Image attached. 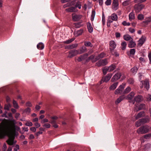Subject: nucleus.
<instances>
[{
	"label": "nucleus",
	"mask_w": 151,
	"mask_h": 151,
	"mask_svg": "<svg viewBox=\"0 0 151 151\" xmlns=\"http://www.w3.org/2000/svg\"><path fill=\"white\" fill-rule=\"evenodd\" d=\"M128 82L130 84H132L134 82V80L132 78H129L128 81Z\"/></svg>",
	"instance_id": "864d4df0"
},
{
	"label": "nucleus",
	"mask_w": 151,
	"mask_h": 151,
	"mask_svg": "<svg viewBox=\"0 0 151 151\" xmlns=\"http://www.w3.org/2000/svg\"><path fill=\"white\" fill-rule=\"evenodd\" d=\"M106 55V54L103 52L101 53L99 55L97 56L95 58V60H92V62H96V61L99 59L100 58H103Z\"/></svg>",
	"instance_id": "f8f14e48"
},
{
	"label": "nucleus",
	"mask_w": 151,
	"mask_h": 151,
	"mask_svg": "<svg viewBox=\"0 0 151 151\" xmlns=\"http://www.w3.org/2000/svg\"><path fill=\"white\" fill-rule=\"evenodd\" d=\"M127 45V43L125 41H123L121 43V45L122 47H126Z\"/></svg>",
	"instance_id": "052dcab7"
},
{
	"label": "nucleus",
	"mask_w": 151,
	"mask_h": 151,
	"mask_svg": "<svg viewBox=\"0 0 151 151\" xmlns=\"http://www.w3.org/2000/svg\"><path fill=\"white\" fill-rule=\"evenodd\" d=\"M130 3V1L129 0L124 1L122 3V5L124 6H127Z\"/></svg>",
	"instance_id": "37998d69"
},
{
	"label": "nucleus",
	"mask_w": 151,
	"mask_h": 151,
	"mask_svg": "<svg viewBox=\"0 0 151 151\" xmlns=\"http://www.w3.org/2000/svg\"><path fill=\"white\" fill-rule=\"evenodd\" d=\"M34 124L36 128H38L41 126L40 124L37 122L35 123Z\"/></svg>",
	"instance_id": "e2e57ef3"
},
{
	"label": "nucleus",
	"mask_w": 151,
	"mask_h": 151,
	"mask_svg": "<svg viewBox=\"0 0 151 151\" xmlns=\"http://www.w3.org/2000/svg\"><path fill=\"white\" fill-rule=\"evenodd\" d=\"M88 56V53H85L83 55H81L78 57L77 60L78 61L80 62L83 60H86Z\"/></svg>",
	"instance_id": "9b49d317"
},
{
	"label": "nucleus",
	"mask_w": 151,
	"mask_h": 151,
	"mask_svg": "<svg viewBox=\"0 0 151 151\" xmlns=\"http://www.w3.org/2000/svg\"><path fill=\"white\" fill-rule=\"evenodd\" d=\"M131 90V88L129 87H128L126 88L124 91L123 92V93L124 94H126L129 93Z\"/></svg>",
	"instance_id": "e433bc0d"
},
{
	"label": "nucleus",
	"mask_w": 151,
	"mask_h": 151,
	"mask_svg": "<svg viewBox=\"0 0 151 151\" xmlns=\"http://www.w3.org/2000/svg\"><path fill=\"white\" fill-rule=\"evenodd\" d=\"M140 120L142 124L149 122L150 120V118L149 117L142 118L140 119Z\"/></svg>",
	"instance_id": "4be33fe9"
},
{
	"label": "nucleus",
	"mask_w": 151,
	"mask_h": 151,
	"mask_svg": "<svg viewBox=\"0 0 151 151\" xmlns=\"http://www.w3.org/2000/svg\"><path fill=\"white\" fill-rule=\"evenodd\" d=\"M128 30L129 31L132 33L134 32L135 31L134 29L131 27L129 28Z\"/></svg>",
	"instance_id": "4d7b16f0"
},
{
	"label": "nucleus",
	"mask_w": 151,
	"mask_h": 151,
	"mask_svg": "<svg viewBox=\"0 0 151 151\" xmlns=\"http://www.w3.org/2000/svg\"><path fill=\"white\" fill-rule=\"evenodd\" d=\"M15 121L14 119L2 121L0 124V138H4L7 136L9 139L6 141L8 145H12L16 142L14 141L15 137Z\"/></svg>",
	"instance_id": "f257e3e1"
},
{
	"label": "nucleus",
	"mask_w": 151,
	"mask_h": 151,
	"mask_svg": "<svg viewBox=\"0 0 151 151\" xmlns=\"http://www.w3.org/2000/svg\"><path fill=\"white\" fill-rule=\"evenodd\" d=\"M115 35L116 38H119L121 36L120 33L118 32H116L115 34Z\"/></svg>",
	"instance_id": "0e129e2a"
},
{
	"label": "nucleus",
	"mask_w": 151,
	"mask_h": 151,
	"mask_svg": "<svg viewBox=\"0 0 151 151\" xmlns=\"http://www.w3.org/2000/svg\"><path fill=\"white\" fill-rule=\"evenodd\" d=\"M69 52V54L68 57L70 58H72L79 54L78 50L74 49L70 50Z\"/></svg>",
	"instance_id": "0eeeda50"
},
{
	"label": "nucleus",
	"mask_w": 151,
	"mask_h": 151,
	"mask_svg": "<svg viewBox=\"0 0 151 151\" xmlns=\"http://www.w3.org/2000/svg\"><path fill=\"white\" fill-rule=\"evenodd\" d=\"M145 115V112L144 111H141L139 112L138 114L135 116V119H137L139 118L142 117L144 116Z\"/></svg>",
	"instance_id": "412c9836"
},
{
	"label": "nucleus",
	"mask_w": 151,
	"mask_h": 151,
	"mask_svg": "<svg viewBox=\"0 0 151 151\" xmlns=\"http://www.w3.org/2000/svg\"><path fill=\"white\" fill-rule=\"evenodd\" d=\"M32 123L29 122H28L25 124V125L28 126H32Z\"/></svg>",
	"instance_id": "6e6d98bb"
},
{
	"label": "nucleus",
	"mask_w": 151,
	"mask_h": 151,
	"mask_svg": "<svg viewBox=\"0 0 151 151\" xmlns=\"http://www.w3.org/2000/svg\"><path fill=\"white\" fill-rule=\"evenodd\" d=\"M86 48H81L80 50L78 51L79 52V54H81L85 52L86 50Z\"/></svg>",
	"instance_id": "79ce46f5"
},
{
	"label": "nucleus",
	"mask_w": 151,
	"mask_h": 151,
	"mask_svg": "<svg viewBox=\"0 0 151 151\" xmlns=\"http://www.w3.org/2000/svg\"><path fill=\"white\" fill-rule=\"evenodd\" d=\"M108 63L107 59L106 58L101 60L96 63V65L98 66L101 65H105Z\"/></svg>",
	"instance_id": "423d86ee"
},
{
	"label": "nucleus",
	"mask_w": 151,
	"mask_h": 151,
	"mask_svg": "<svg viewBox=\"0 0 151 151\" xmlns=\"http://www.w3.org/2000/svg\"><path fill=\"white\" fill-rule=\"evenodd\" d=\"M142 84H143L145 88H146L147 90L149 88V83L148 81H141Z\"/></svg>",
	"instance_id": "4468645a"
},
{
	"label": "nucleus",
	"mask_w": 151,
	"mask_h": 151,
	"mask_svg": "<svg viewBox=\"0 0 151 151\" xmlns=\"http://www.w3.org/2000/svg\"><path fill=\"white\" fill-rule=\"evenodd\" d=\"M111 0H107L105 2V4L106 5L109 6L111 4Z\"/></svg>",
	"instance_id": "603ef678"
},
{
	"label": "nucleus",
	"mask_w": 151,
	"mask_h": 151,
	"mask_svg": "<svg viewBox=\"0 0 151 151\" xmlns=\"http://www.w3.org/2000/svg\"><path fill=\"white\" fill-rule=\"evenodd\" d=\"M112 73H109L107 74V75L105 76L104 78H103L102 80L105 82H107L111 78V77L112 76Z\"/></svg>",
	"instance_id": "f3484780"
},
{
	"label": "nucleus",
	"mask_w": 151,
	"mask_h": 151,
	"mask_svg": "<svg viewBox=\"0 0 151 151\" xmlns=\"http://www.w3.org/2000/svg\"><path fill=\"white\" fill-rule=\"evenodd\" d=\"M94 55H91L88 58H87L86 60V62H88L90 60H91L92 62V60H95Z\"/></svg>",
	"instance_id": "72a5a7b5"
},
{
	"label": "nucleus",
	"mask_w": 151,
	"mask_h": 151,
	"mask_svg": "<svg viewBox=\"0 0 151 151\" xmlns=\"http://www.w3.org/2000/svg\"><path fill=\"white\" fill-rule=\"evenodd\" d=\"M125 98V96L124 95H122L118 98L116 101H115V103L117 104L119 103L122 101Z\"/></svg>",
	"instance_id": "b1692460"
},
{
	"label": "nucleus",
	"mask_w": 151,
	"mask_h": 151,
	"mask_svg": "<svg viewBox=\"0 0 151 151\" xmlns=\"http://www.w3.org/2000/svg\"><path fill=\"white\" fill-rule=\"evenodd\" d=\"M75 39V38H73L71 39L64 41V43L65 44H68L71 43Z\"/></svg>",
	"instance_id": "473e14b6"
},
{
	"label": "nucleus",
	"mask_w": 151,
	"mask_h": 151,
	"mask_svg": "<svg viewBox=\"0 0 151 151\" xmlns=\"http://www.w3.org/2000/svg\"><path fill=\"white\" fill-rule=\"evenodd\" d=\"M13 104L14 107L16 109H18L19 106L17 102L16 101L13 99Z\"/></svg>",
	"instance_id": "f704fd0d"
},
{
	"label": "nucleus",
	"mask_w": 151,
	"mask_h": 151,
	"mask_svg": "<svg viewBox=\"0 0 151 151\" xmlns=\"http://www.w3.org/2000/svg\"><path fill=\"white\" fill-rule=\"evenodd\" d=\"M129 19L130 21H132V20L134 19L135 17L134 12L133 11L130 12L129 14Z\"/></svg>",
	"instance_id": "5701e85b"
},
{
	"label": "nucleus",
	"mask_w": 151,
	"mask_h": 151,
	"mask_svg": "<svg viewBox=\"0 0 151 151\" xmlns=\"http://www.w3.org/2000/svg\"><path fill=\"white\" fill-rule=\"evenodd\" d=\"M82 16L80 14L77 15L73 14L72 15V17L73 20L74 21L79 20L82 17Z\"/></svg>",
	"instance_id": "9d476101"
},
{
	"label": "nucleus",
	"mask_w": 151,
	"mask_h": 151,
	"mask_svg": "<svg viewBox=\"0 0 151 151\" xmlns=\"http://www.w3.org/2000/svg\"><path fill=\"white\" fill-rule=\"evenodd\" d=\"M134 95V92H131L127 96L128 99L129 100L132 99Z\"/></svg>",
	"instance_id": "7c9ffc66"
},
{
	"label": "nucleus",
	"mask_w": 151,
	"mask_h": 151,
	"mask_svg": "<svg viewBox=\"0 0 151 151\" xmlns=\"http://www.w3.org/2000/svg\"><path fill=\"white\" fill-rule=\"evenodd\" d=\"M144 138L146 139H150L151 138V133L145 134L144 135Z\"/></svg>",
	"instance_id": "a18cd8bd"
},
{
	"label": "nucleus",
	"mask_w": 151,
	"mask_h": 151,
	"mask_svg": "<svg viewBox=\"0 0 151 151\" xmlns=\"http://www.w3.org/2000/svg\"><path fill=\"white\" fill-rule=\"evenodd\" d=\"M145 41V37H142L138 40V42L137 44L139 46H141L143 44Z\"/></svg>",
	"instance_id": "a211bd4d"
},
{
	"label": "nucleus",
	"mask_w": 151,
	"mask_h": 151,
	"mask_svg": "<svg viewBox=\"0 0 151 151\" xmlns=\"http://www.w3.org/2000/svg\"><path fill=\"white\" fill-rule=\"evenodd\" d=\"M145 7V5L142 4H136L134 6V10L136 13H138Z\"/></svg>",
	"instance_id": "20e7f679"
},
{
	"label": "nucleus",
	"mask_w": 151,
	"mask_h": 151,
	"mask_svg": "<svg viewBox=\"0 0 151 151\" xmlns=\"http://www.w3.org/2000/svg\"><path fill=\"white\" fill-rule=\"evenodd\" d=\"M95 15V12L94 10H92L91 12V20L93 21V19Z\"/></svg>",
	"instance_id": "58836bf2"
},
{
	"label": "nucleus",
	"mask_w": 151,
	"mask_h": 151,
	"mask_svg": "<svg viewBox=\"0 0 151 151\" xmlns=\"http://www.w3.org/2000/svg\"><path fill=\"white\" fill-rule=\"evenodd\" d=\"M42 126L43 127H45L46 128H48L50 127L51 125L49 123H45Z\"/></svg>",
	"instance_id": "3c124183"
},
{
	"label": "nucleus",
	"mask_w": 151,
	"mask_h": 151,
	"mask_svg": "<svg viewBox=\"0 0 151 151\" xmlns=\"http://www.w3.org/2000/svg\"><path fill=\"white\" fill-rule=\"evenodd\" d=\"M149 131V127L147 125H145L139 128L137 131L138 134H144Z\"/></svg>",
	"instance_id": "f03ea898"
},
{
	"label": "nucleus",
	"mask_w": 151,
	"mask_h": 151,
	"mask_svg": "<svg viewBox=\"0 0 151 151\" xmlns=\"http://www.w3.org/2000/svg\"><path fill=\"white\" fill-rule=\"evenodd\" d=\"M75 3L73 4L75 6L76 8H78L80 9L81 8V2L79 0H75Z\"/></svg>",
	"instance_id": "ddd939ff"
},
{
	"label": "nucleus",
	"mask_w": 151,
	"mask_h": 151,
	"mask_svg": "<svg viewBox=\"0 0 151 151\" xmlns=\"http://www.w3.org/2000/svg\"><path fill=\"white\" fill-rule=\"evenodd\" d=\"M74 26L76 28H78L81 27L82 25L81 23H76L74 24Z\"/></svg>",
	"instance_id": "ea45409f"
},
{
	"label": "nucleus",
	"mask_w": 151,
	"mask_h": 151,
	"mask_svg": "<svg viewBox=\"0 0 151 151\" xmlns=\"http://www.w3.org/2000/svg\"><path fill=\"white\" fill-rule=\"evenodd\" d=\"M138 70V68L137 67H134L131 69V72L135 74Z\"/></svg>",
	"instance_id": "4c0bfd02"
},
{
	"label": "nucleus",
	"mask_w": 151,
	"mask_h": 151,
	"mask_svg": "<svg viewBox=\"0 0 151 151\" xmlns=\"http://www.w3.org/2000/svg\"><path fill=\"white\" fill-rule=\"evenodd\" d=\"M124 39L126 41H129L133 40V38L131 36L128 35H124L123 36Z\"/></svg>",
	"instance_id": "393cba45"
},
{
	"label": "nucleus",
	"mask_w": 151,
	"mask_h": 151,
	"mask_svg": "<svg viewBox=\"0 0 151 151\" xmlns=\"http://www.w3.org/2000/svg\"><path fill=\"white\" fill-rule=\"evenodd\" d=\"M112 9L114 10H117L119 8L118 0H113L112 2Z\"/></svg>",
	"instance_id": "6e6552de"
},
{
	"label": "nucleus",
	"mask_w": 151,
	"mask_h": 151,
	"mask_svg": "<svg viewBox=\"0 0 151 151\" xmlns=\"http://www.w3.org/2000/svg\"><path fill=\"white\" fill-rule=\"evenodd\" d=\"M35 137L33 134H30L28 138L29 139H34Z\"/></svg>",
	"instance_id": "774afa93"
},
{
	"label": "nucleus",
	"mask_w": 151,
	"mask_h": 151,
	"mask_svg": "<svg viewBox=\"0 0 151 151\" xmlns=\"http://www.w3.org/2000/svg\"><path fill=\"white\" fill-rule=\"evenodd\" d=\"M134 100L136 102H139L143 101V96L140 95H138L135 97Z\"/></svg>",
	"instance_id": "dca6fc26"
},
{
	"label": "nucleus",
	"mask_w": 151,
	"mask_h": 151,
	"mask_svg": "<svg viewBox=\"0 0 151 151\" xmlns=\"http://www.w3.org/2000/svg\"><path fill=\"white\" fill-rule=\"evenodd\" d=\"M84 45L86 47L90 46L92 47L93 46L91 42L89 41L85 42H84Z\"/></svg>",
	"instance_id": "a19ab883"
},
{
	"label": "nucleus",
	"mask_w": 151,
	"mask_h": 151,
	"mask_svg": "<svg viewBox=\"0 0 151 151\" xmlns=\"http://www.w3.org/2000/svg\"><path fill=\"white\" fill-rule=\"evenodd\" d=\"M83 32V30L82 29H81L79 30L75 31L74 33V36L76 37H77L82 35Z\"/></svg>",
	"instance_id": "2eb2a0df"
},
{
	"label": "nucleus",
	"mask_w": 151,
	"mask_h": 151,
	"mask_svg": "<svg viewBox=\"0 0 151 151\" xmlns=\"http://www.w3.org/2000/svg\"><path fill=\"white\" fill-rule=\"evenodd\" d=\"M103 74L104 75H105L107 73V72H108V69L107 67H105L103 69Z\"/></svg>",
	"instance_id": "8fccbe9b"
},
{
	"label": "nucleus",
	"mask_w": 151,
	"mask_h": 151,
	"mask_svg": "<svg viewBox=\"0 0 151 151\" xmlns=\"http://www.w3.org/2000/svg\"><path fill=\"white\" fill-rule=\"evenodd\" d=\"M125 85V83H123L117 89L115 90V93L116 94H117L119 93H122Z\"/></svg>",
	"instance_id": "39448f33"
},
{
	"label": "nucleus",
	"mask_w": 151,
	"mask_h": 151,
	"mask_svg": "<svg viewBox=\"0 0 151 151\" xmlns=\"http://www.w3.org/2000/svg\"><path fill=\"white\" fill-rule=\"evenodd\" d=\"M71 5V4L70 3H68L64 5L63 6V7L64 8H65L67 7L70 6Z\"/></svg>",
	"instance_id": "680f3d73"
},
{
	"label": "nucleus",
	"mask_w": 151,
	"mask_h": 151,
	"mask_svg": "<svg viewBox=\"0 0 151 151\" xmlns=\"http://www.w3.org/2000/svg\"><path fill=\"white\" fill-rule=\"evenodd\" d=\"M26 105L27 106L29 107H31L32 106V105L31 103L29 101L27 102L26 103Z\"/></svg>",
	"instance_id": "bf43d9fd"
},
{
	"label": "nucleus",
	"mask_w": 151,
	"mask_h": 151,
	"mask_svg": "<svg viewBox=\"0 0 151 151\" xmlns=\"http://www.w3.org/2000/svg\"><path fill=\"white\" fill-rule=\"evenodd\" d=\"M135 52L134 49H132L130 50V55H134Z\"/></svg>",
	"instance_id": "09e8293b"
},
{
	"label": "nucleus",
	"mask_w": 151,
	"mask_h": 151,
	"mask_svg": "<svg viewBox=\"0 0 151 151\" xmlns=\"http://www.w3.org/2000/svg\"><path fill=\"white\" fill-rule=\"evenodd\" d=\"M116 67V65L114 64H112L109 67H108V72H111L114 70Z\"/></svg>",
	"instance_id": "a878e982"
},
{
	"label": "nucleus",
	"mask_w": 151,
	"mask_h": 151,
	"mask_svg": "<svg viewBox=\"0 0 151 151\" xmlns=\"http://www.w3.org/2000/svg\"><path fill=\"white\" fill-rule=\"evenodd\" d=\"M48 122V120L47 119H44L42 120L41 121V123H45V122Z\"/></svg>",
	"instance_id": "338daca9"
},
{
	"label": "nucleus",
	"mask_w": 151,
	"mask_h": 151,
	"mask_svg": "<svg viewBox=\"0 0 151 151\" xmlns=\"http://www.w3.org/2000/svg\"><path fill=\"white\" fill-rule=\"evenodd\" d=\"M30 130L33 132H35L36 131V128L34 127H33L30 128Z\"/></svg>",
	"instance_id": "13d9d810"
},
{
	"label": "nucleus",
	"mask_w": 151,
	"mask_h": 151,
	"mask_svg": "<svg viewBox=\"0 0 151 151\" xmlns=\"http://www.w3.org/2000/svg\"><path fill=\"white\" fill-rule=\"evenodd\" d=\"M118 84V82H117L114 83L110 87L111 90H114Z\"/></svg>",
	"instance_id": "cd10ccee"
},
{
	"label": "nucleus",
	"mask_w": 151,
	"mask_h": 151,
	"mask_svg": "<svg viewBox=\"0 0 151 151\" xmlns=\"http://www.w3.org/2000/svg\"><path fill=\"white\" fill-rule=\"evenodd\" d=\"M136 45L135 43L133 41V40H130L129 44V47H135Z\"/></svg>",
	"instance_id": "c85d7f7f"
},
{
	"label": "nucleus",
	"mask_w": 151,
	"mask_h": 151,
	"mask_svg": "<svg viewBox=\"0 0 151 151\" xmlns=\"http://www.w3.org/2000/svg\"><path fill=\"white\" fill-rule=\"evenodd\" d=\"M114 48H110V52L112 55H115L116 56H119L117 52L114 49Z\"/></svg>",
	"instance_id": "bb28decb"
},
{
	"label": "nucleus",
	"mask_w": 151,
	"mask_h": 151,
	"mask_svg": "<svg viewBox=\"0 0 151 151\" xmlns=\"http://www.w3.org/2000/svg\"><path fill=\"white\" fill-rule=\"evenodd\" d=\"M137 18L139 20H142L144 18V15L142 14H139L138 15Z\"/></svg>",
	"instance_id": "de8ad7c7"
},
{
	"label": "nucleus",
	"mask_w": 151,
	"mask_h": 151,
	"mask_svg": "<svg viewBox=\"0 0 151 151\" xmlns=\"http://www.w3.org/2000/svg\"><path fill=\"white\" fill-rule=\"evenodd\" d=\"M122 76L121 73L118 72L116 73L111 79V81L114 82L115 81L118 80Z\"/></svg>",
	"instance_id": "1a4fd4ad"
},
{
	"label": "nucleus",
	"mask_w": 151,
	"mask_h": 151,
	"mask_svg": "<svg viewBox=\"0 0 151 151\" xmlns=\"http://www.w3.org/2000/svg\"><path fill=\"white\" fill-rule=\"evenodd\" d=\"M142 124V122H141L140 119H139V120L136 122L135 125L136 127H138L141 126Z\"/></svg>",
	"instance_id": "c03bdc74"
},
{
	"label": "nucleus",
	"mask_w": 151,
	"mask_h": 151,
	"mask_svg": "<svg viewBox=\"0 0 151 151\" xmlns=\"http://www.w3.org/2000/svg\"><path fill=\"white\" fill-rule=\"evenodd\" d=\"M118 17L117 15L115 13H113L111 16L109 17L107 20V22L111 23L113 21H116Z\"/></svg>",
	"instance_id": "7ed1b4c3"
},
{
	"label": "nucleus",
	"mask_w": 151,
	"mask_h": 151,
	"mask_svg": "<svg viewBox=\"0 0 151 151\" xmlns=\"http://www.w3.org/2000/svg\"><path fill=\"white\" fill-rule=\"evenodd\" d=\"M44 45L42 42L39 43L37 45V47H44Z\"/></svg>",
	"instance_id": "5fc2aeb1"
},
{
	"label": "nucleus",
	"mask_w": 151,
	"mask_h": 151,
	"mask_svg": "<svg viewBox=\"0 0 151 151\" xmlns=\"http://www.w3.org/2000/svg\"><path fill=\"white\" fill-rule=\"evenodd\" d=\"M151 22V16L145 18V21L143 22L144 23L148 24Z\"/></svg>",
	"instance_id": "c756f323"
},
{
	"label": "nucleus",
	"mask_w": 151,
	"mask_h": 151,
	"mask_svg": "<svg viewBox=\"0 0 151 151\" xmlns=\"http://www.w3.org/2000/svg\"><path fill=\"white\" fill-rule=\"evenodd\" d=\"M87 26L88 32L91 33L93 32V28L91 23L88 22L87 24Z\"/></svg>",
	"instance_id": "6ab92c4d"
},
{
	"label": "nucleus",
	"mask_w": 151,
	"mask_h": 151,
	"mask_svg": "<svg viewBox=\"0 0 151 151\" xmlns=\"http://www.w3.org/2000/svg\"><path fill=\"white\" fill-rule=\"evenodd\" d=\"M145 104H141L139 106L138 110H137V111H138L139 110L144 109H145Z\"/></svg>",
	"instance_id": "c9c22d12"
},
{
	"label": "nucleus",
	"mask_w": 151,
	"mask_h": 151,
	"mask_svg": "<svg viewBox=\"0 0 151 151\" xmlns=\"http://www.w3.org/2000/svg\"><path fill=\"white\" fill-rule=\"evenodd\" d=\"M65 11L68 12H75L78 11V10L75 7H70L65 9Z\"/></svg>",
	"instance_id": "aec40b11"
},
{
	"label": "nucleus",
	"mask_w": 151,
	"mask_h": 151,
	"mask_svg": "<svg viewBox=\"0 0 151 151\" xmlns=\"http://www.w3.org/2000/svg\"><path fill=\"white\" fill-rule=\"evenodd\" d=\"M31 111V109L30 108L28 107L24 109L23 112H25L27 113H29Z\"/></svg>",
	"instance_id": "49530a36"
},
{
	"label": "nucleus",
	"mask_w": 151,
	"mask_h": 151,
	"mask_svg": "<svg viewBox=\"0 0 151 151\" xmlns=\"http://www.w3.org/2000/svg\"><path fill=\"white\" fill-rule=\"evenodd\" d=\"M109 45L111 47H116V44L114 41L111 40L110 42Z\"/></svg>",
	"instance_id": "2f4dec72"
},
{
	"label": "nucleus",
	"mask_w": 151,
	"mask_h": 151,
	"mask_svg": "<svg viewBox=\"0 0 151 151\" xmlns=\"http://www.w3.org/2000/svg\"><path fill=\"white\" fill-rule=\"evenodd\" d=\"M43 132L40 131H39L35 134L37 137H38L40 134H42Z\"/></svg>",
	"instance_id": "69168bd1"
}]
</instances>
